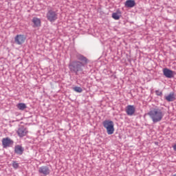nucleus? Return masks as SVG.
I'll return each instance as SVG.
<instances>
[{
    "label": "nucleus",
    "instance_id": "1",
    "mask_svg": "<svg viewBox=\"0 0 176 176\" xmlns=\"http://www.w3.org/2000/svg\"><path fill=\"white\" fill-rule=\"evenodd\" d=\"M76 57L78 60H74L70 63L69 68L72 72H74L76 75H78V72H82L83 71L82 67L87 65L89 59L80 54H76Z\"/></svg>",
    "mask_w": 176,
    "mask_h": 176
},
{
    "label": "nucleus",
    "instance_id": "2",
    "mask_svg": "<svg viewBox=\"0 0 176 176\" xmlns=\"http://www.w3.org/2000/svg\"><path fill=\"white\" fill-rule=\"evenodd\" d=\"M147 115L154 123H158V122H162L164 118V111L160 108H154L149 111Z\"/></svg>",
    "mask_w": 176,
    "mask_h": 176
},
{
    "label": "nucleus",
    "instance_id": "3",
    "mask_svg": "<svg viewBox=\"0 0 176 176\" xmlns=\"http://www.w3.org/2000/svg\"><path fill=\"white\" fill-rule=\"evenodd\" d=\"M102 125L106 129L107 134L111 135L113 134L115 131V128L113 127L114 124L111 120H106L102 122Z\"/></svg>",
    "mask_w": 176,
    "mask_h": 176
},
{
    "label": "nucleus",
    "instance_id": "4",
    "mask_svg": "<svg viewBox=\"0 0 176 176\" xmlns=\"http://www.w3.org/2000/svg\"><path fill=\"white\" fill-rule=\"evenodd\" d=\"M46 18L50 23H54L58 19V13L53 10H48L46 14Z\"/></svg>",
    "mask_w": 176,
    "mask_h": 176
},
{
    "label": "nucleus",
    "instance_id": "5",
    "mask_svg": "<svg viewBox=\"0 0 176 176\" xmlns=\"http://www.w3.org/2000/svg\"><path fill=\"white\" fill-rule=\"evenodd\" d=\"M38 173L41 176H47L50 174V168L47 166H42L38 168Z\"/></svg>",
    "mask_w": 176,
    "mask_h": 176
},
{
    "label": "nucleus",
    "instance_id": "6",
    "mask_svg": "<svg viewBox=\"0 0 176 176\" xmlns=\"http://www.w3.org/2000/svg\"><path fill=\"white\" fill-rule=\"evenodd\" d=\"M25 39H27V38L24 34H17L14 37V43L16 45H21L24 42H25Z\"/></svg>",
    "mask_w": 176,
    "mask_h": 176
},
{
    "label": "nucleus",
    "instance_id": "7",
    "mask_svg": "<svg viewBox=\"0 0 176 176\" xmlns=\"http://www.w3.org/2000/svg\"><path fill=\"white\" fill-rule=\"evenodd\" d=\"M2 145L3 148H10V146H12L14 142L10 138H4L2 139Z\"/></svg>",
    "mask_w": 176,
    "mask_h": 176
},
{
    "label": "nucleus",
    "instance_id": "8",
    "mask_svg": "<svg viewBox=\"0 0 176 176\" xmlns=\"http://www.w3.org/2000/svg\"><path fill=\"white\" fill-rule=\"evenodd\" d=\"M16 133L18 134L19 137H20V138H23V137H25V135L28 134V130L23 126H21L18 129Z\"/></svg>",
    "mask_w": 176,
    "mask_h": 176
},
{
    "label": "nucleus",
    "instance_id": "9",
    "mask_svg": "<svg viewBox=\"0 0 176 176\" xmlns=\"http://www.w3.org/2000/svg\"><path fill=\"white\" fill-rule=\"evenodd\" d=\"M125 112L128 116H133L135 113V107L134 105H128L125 109Z\"/></svg>",
    "mask_w": 176,
    "mask_h": 176
},
{
    "label": "nucleus",
    "instance_id": "10",
    "mask_svg": "<svg viewBox=\"0 0 176 176\" xmlns=\"http://www.w3.org/2000/svg\"><path fill=\"white\" fill-rule=\"evenodd\" d=\"M162 72L166 78H168L169 79L174 78V72L173 70H170L168 68H164Z\"/></svg>",
    "mask_w": 176,
    "mask_h": 176
},
{
    "label": "nucleus",
    "instance_id": "11",
    "mask_svg": "<svg viewBox=\"0 0 176 176\" xmlns=\"http://www.w3.org/2000/svg\"><path fill=\"white\" fill-rule=\"evenodd\" d=\"M165 100L168 101V102L175 101V94L174 92H170L168 96H165Z\"/></svg>",
    "mask_w": 176,
    "mask_h": 176
},
{
    "label": "nucleus",
    "instance_id": "12",
    "mask_svg": "<svg viewBox=\"0 0 176 176\" xmlns=\"http://www.w3.org/2000/svg\"><path fill=\"white\" fill-rule=\"evenodd\" d=\"M23 152H24V148H23V146L20 145H16L14 146V153H16V155H23Z\"/></svg>",
    "mask_w": 176,
    "mask_h": 176
},
{
    "label": "nucleus",
    "instance_id": "13",
    "mask_svg": "<svg viewBox=\"0 0 176 176\" xmlns=\"http://www.w3.org/2000/svg\"><path fill=\"white\" fill-rule=\"evenodd\" d=\"M126 8H134L135 6V0H126L124 3Z\"/></svg>",
    "mask_w": 176,
    "mask_h": 176
},
{
    "label": "nucleus",
    "instance_id": "14",
    "mask_svg": "<svg viewBox=\"0 0 176 176\" xmlns=\"http://www.w3.org/2000/svg\"><path fill=\"white\" fill-rule=\"evenodd\" d=\"M32 23H34V27H41V19L34 17L32 19Z\"/></svg>",
    "mask_w": 176,
    "mask_h": 176
},
{
    "label": "nucleus",
    "instance_id": "15",
    "mask_svg": "<svg viewBox=\"0 0 176 176\" xmlns=\"http://www.w3.org/2000/svg\"><path fill=\"white\" fill-rule=\"evenodd\" d=\"M17 108L19 109L21 111H24V109L27 108V106L24 103H19L17 104Z\"/></svg>",
    "mask_w": 176,
    "mask_h": 176
},
{
    "label": "nucleus",
    "instance_id": "16",
    "mask_svg": "<svg viewBox=\"0 0 176 176\" xmlns=\"http://www.w3.org/2000/svg\"><path fill=\"white\" fill-rule=\"evenodd\" d=\"M20 166V164L16 162V161H12V167L15 168V170H17Z\"/></svg>",
    "mask_w": 176,
    "mask_h": 176
},
{
    "label": "nucleus",
    "instance_id": "17",
    "mask_svg": "<svg viewBox=\"0 0 176 176\" xmlns=\"http://www.w3.org/2000/svg\"><path fill=\"white\" fill-rule=\"evenodd\" d=\"M73 90L76 93H82V91H83V89H82L80 87H75L73 88Z\"/></svg>",
    "mask_w": 176,
    "mask_h": 176
},
{
    "label": "nucleus",
    "instance_id": "18",
    "mask_svg": "<svg viewBox=\"0 0 176 176\" xmlns=\"http://www.w3.org/2000/svg\"><path fill=\"white\" fill-rule=\"evenodd\" d=\"M112 17L114 19V20H119L120 19V16L118 13H113L112 14Z\"/></svg>",
    "mask_w": 176,
    "mask_h": 176
},
{
    "label": "nucleus",
    "instance_id": "19",
    "mask_svg": "<svg viewBox=\"0 0 176 176\" xmlns=\"http://www.w3.org/2000/svg\"><path fill=\"white\" fill-rule=\"evenodd\" d=\"M155 94H156V96H160V97H162V96H163V92H162L159 90H157V91H155Z\"/></svg>",
    "mask_w": 176,
    "mask_h": 176
},
{
    "label": "nucleus",
    "instance_id": "20",
    "mask_svg": "<svg viewBox=\"0 0 176 176\" xmlns=\"http://www.w3.org/2000/svg\"><path fill=\"white\" fill-rule=\"evenodd\" d=\"M173 149L176 151V144L173 146Z\"/></svg>",
    "mask_w": 176,
    "mask_h": 176
},
{
    "label": "nucleus",
    "instance_id": "21",
    "mask_svg": "<svg viewBox=\"0 0 176 176\" xmlns=\"http://www.w3.org/2000/svg\"><path fill=\"white\" fill-rule=\"evenodd\" d=\"M172 176H176V174H175V175H172Z\"/></svg>",
    "mask_w": 176,
    "mask_h": 176
}]
</instances>
